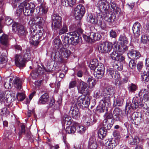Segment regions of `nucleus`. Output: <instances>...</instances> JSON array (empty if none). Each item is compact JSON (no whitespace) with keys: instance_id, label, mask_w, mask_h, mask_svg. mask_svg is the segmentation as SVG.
I'll return each instance as SVG.
<instances>
[{"instance_id":"nucleus-2","label":"nucleus","mask_w":149,"mask_h":149,"mask_svg":"<svg viewBox=\"0 0 149 149\" xmlns=\"http://www.w3.org/2000/svg\"><path fill=\"white\" fill-rule=\"evenodd\" d=\"M71 54V52L64 47H61L58 49L55 52H52L51 57L54 60H57L61 63H64L68 58Z\"/></svg>"},{"instance_id":"nucleus-34","label":"nucleus","mask_w":149,"mask_h":149,"mask_svg":"<svg viewBox=\"0 0 149 149\" xmlns=\"http://www.w3.org/2000/svg\"><path fill=\"white\" fill-rule=\"evenodd\" d=\"M87 120L86 123H89V125H92L96 122V119H95L93 116H91L90 117H87L86 118Z\"/></svg>"},{"instance_id":"nucleus-7","label":"nucleus","mask_w":149,"mask_h":149,"mask_svg":"<svg viewBox=\"0 0 149 149\" xmlns=\"http://www.w3.org/2000/svg\"><path fill=\"white\" fill-rule=\"evenodd\" d=\"M104 68L103 65L99 64L94 72V75L97 79H101L103 76L104 73Z\"/></svg>"},{"instance_id":"nucleus-33","label":"nucleus","mask_w":149,"mask_h":149,"mask_svg":"<svg viewBox=\"0 0 149 149\" xmlns=\"http://www.w3.org/2000/svg\"><path fill=\"white\" fill-rule=\"evenodd\" d=\"M63 120L64 123H66L68 125H71L72 123V120L71 117L67 115H65L64 116Z\"/></svg>"},{"instance_id":"nucleus-17","label":"nucleus","mask_w":149,"mask_h":149,"mask_svg":"<svg viewBox=\"0 0 149 149\" xmlns=\"http://www.w3.org/2000/svg\"><path fill=\"white\" fill-rule=\"evenodd\" d=\"M108 121L106 119H104L102 123V127L105 129V130H110L113 125L114 123V120L113 119L111 120V123H108Z\"/></svg>"},{"instance_id":"nucleus-31","label":"nucleus","mask_w":149,"mask_h":149,"mask_svg":"<svg viewBox=\"0 0 149 149\" xmlns=\"http://www.w3.org/2000/svg\"><path fill=\"white\" fill-rule=\"evenodd\" d=\"M54 48L55 51L61 47V41L58 38H56L54 40Z\"/></svg>"},{"instance_id":"nucleus-39","label":"nucleus","mask_w":149,"mask_h":149,"mask_svg":"<svg viewBox=\"0 0 149 149\" xmlns=\"http://www.w3.org/2000/svg\"><path fill=\"white\" fill-rule=\"evenodd\" d=\"M137 140V137L133 138L132 136H130L128 139V142L130 145H136Z\"/></svg>"},{"instance_id":"nucleus-47","label":"nucleus","mask_w":149,"mask_h":149,"mask_svg":"<svg viewBox=\"0 0 149 149\" xmlns=\"http://www.w3.org/2000/svg\"><path fill=\"white\" fill-rule=\"evenodd\" d=\"M77 82L76 80H72L70 81L68 85V88L71 89L75 87L77 85Z\"/></svg>"},{"instance_id":"nucleus-26","label":"nucleus","mask_w":149,"mask_h":149,"mask_svg":"<svg viewBox=\"0 0 149 149\" xmlns=\"http://www.w3.org/2000/svg\"><path fill=\"white\" fill-rule=\"evenodd\" d=\"M120 110L118 108H116L113 111V115L114 119H116L117 120H120L121 117V115L120 113Z\"/></svg>"},{"instance_id":"nucleus-10","label":"nucleus","mask_w":149,"mask_h":149,"mask_svg":"<svg viewBox=\"0 0 149 149\" xmlns=\"http://www.w3.org/2000/svg\"><path fill=\"white\" fill-rule=\"evenodd\" d=\"M78 91L81 94L86 93L88 92V85L84 82L80 80L77 86Z\"/></svg>"},{"instance_id":"nucleus-28","label":"nucleus","mask_w":149,"mask_h":149,"mask_svg":"<svg viewBox=\"0 0 149 149\" xmlns=\"http://www.w3.org/2000/svg\"><path fill=\"white\" fill-rule=\"evenodd\" d=\"M126 44H121V45H117L116 46V48L119 52L122 53H124L128 49Z\"/></svg>"},{"instance_id":"nucleus-44","label":"nucleus","mask_w":149,"mask_h":149,"mask_svg":"<svg viewBox=\"0 0 149 149\" xmlns=\"http://www.w3.org/2000/svg\"><path fill=\"white\" fill-rule=\"evenodd\" d=\"M16 97L20 101H23L25 98L24 94L23 93H18Z\"/></svg>"},{"instance_id":"nucleus-62","label":"nucleus","mask_w":149,"mask_h":149,"mask_svg":"<svg viewBox=\"0 0 149 149\" xmlns=\"http://www.w3.org/2000/svg\"><path fill=\"white\" fill-rule=\"evenodd\" d=\"M112 78L115 80H119L120 79V75L117 71L115 73Z\"/></svg>"},{"instance_id":"nucleus-52","label":"nucleus","mask_w":149,"mask_h":149,"mask_svg":"<svg viewBox=\"0 0 149 149\" xmlns=\"http://www.w3.org/2000/svg\"><path fill=\"white\" fill-rule=\"evenodd\" d=\"M63 41L64 44L66 45L68 44H70V40L69 37L67 36H65L63 39Z\"/></svg>"},{"instance_id":"nucleus-5","label":"nucleus","mask_w":149,"mask_h":149,"mask_svg":"<svg viewBox=\"0 0 149 149\" xmlns=\"http://www.w3.org/2000/svg\"><path fill=\"white\" fill-rule=\"evenodd\" d=\"M85 13V9L82 5L79 4L75 8L74 11L75 19L77 20H80L82 18Z\"/></svg>"},{"instance_id":"nucleus-23","label":"nucleus","mask_w":149,"mask_h":149,"mask_svg":"<svg viewBox=\"0 0 149 149\" xmlns=\"http://www.w3.org/2000/svg\"><path fill=\"white\" fill-rule=\"evenodd\" d=\"M75 125L77 132L80 134H83L85 132L86 128L84 126L79 125L78 123L75 122Z\"/></svg>"},{"instance_id":"nucleus-63","label":"nucleus","mask_w":149,"mask_h":149,"mask_svg":"<svg viewBox=\"0 0 149 149\" xmlns=\"http://www.w3.org/2000/svg\"><path fill=\"white\" fill-rule=\"evenodd\" d=\"M113 135L117 139H120L121 137L119 132L116 130H115L113 132Z\"/></svg>"},{"instance_id":"nucleus-42","label":"nucleus","mask_w":149,"mask_h":149,"mask_svg":"<svg viewBox=\"0 0 149 149\" xmlns=\"http://www.w3.org/2000/svg\"><path fill=\"white\" fill-rule=\"evenodd\" d=\"M68 27L65 24H63L62 28L59 31L58 34L61 35L64 34L68 31Z\"/></svg>"},{"instance_id":"nucleus-48","label":"nucleus","mask_w":149,"mask_h":149,"mask_svg":"<svg viewBox=\"0 0 149 149\" xmlns=\"http://www.w3.org/2000/svg\"><path fill=\"white\" fill-rule=\"evenodd\" d=\"M25 126L24 125H22L21 126V129L18 133L19 137H20L22 134H25Z\"/></svg>"},{"instance_id":"nucleus-22","label":"nucleus","mask_w":149,"mask_h":149,"mask_svg":"<svg viewBox=\"0 0 149 149\" xmlns=\"http://www.w3.org/2000/svg\"><path fill=\"white\" fill-rule=\"evenodd\" d=\"M49 95L47 93H45L42 95L40 97L38 103L45 104L49 100Z\"/></svg>"},{"instance_id":"nucleus-3","label":"nucleus","mask_w":149,"mask_h":149,"mask_svg":"<svg viewBox=\"0 0 149 149\" xmlns=\"http://www.w3.org/2000/svg\"><path fill=\"white\" fill-rule=\"evenodd\" d=\"M52 27L57 30L62 26V18L57 14H53L52 15Z\"/></svg>"},{"instance_id":"nucleus-12","label":"nucleus","mask_w":149,"mask_h":149,"mask_svg":"<svg viewBox=\"0 0 149 149\" xmlns=\"http://www.w3.org/2000/svg\"><path fill=\"white\" fill-rule=\"evenodd\" d=\"M141 26L140 24L138 22H136L133 24L132 30L135 38H137L140 36Z\"/></svg>"},{"instance_id":"nucleus-15","label":"nucleus","mask_w":149,"mask_h":149,"mask_svg":"<svg viewBox=\"0 0 149 149\" xmlns=\"http://www.w3.org/2000/svg\"><path fill=\"white\" fill-rule=\"evenodd\" d=\"M69 113L73 118H76L77 117L79 116L80 113L79 109L74 105L73 107H72L71 108Z\"/></svg>"},{"instance_id":"nucleus-61","label":"nucleus","mask_w":149,"mask_h":149,"mask_svg":"<svg viewBox=\"0 0 149 149\" xmlns=\"http://www.w3.org/2000/svg\"><path fill=\"white\" fill-rule=\"evenodd\" d=\"M141 113L138 112H134L133 113L132 116V117L133 119L137 118L139 117H141Z\"/></svg>"},{"instance_id":"nucleus-32","label":"nucleus","mask_w":149,"mask_h":149,"mask_svg":"<svg viewBox=\"0 0 149 149\" xmlns=\"http://www.w3.org/2000/svg\"><path fill=\"white\" fill-rule=\"evenodd\" d=\"M141 77L143 81L148 82L149 81V72L147 71V72L144 71L142 74Z\"/></svg>"},{"instance_id":"nucleus-49","label":"nucleus","mask_w":149,"mask_h":149,"mask_svg":"<svg viewBox=\"0 0 149 149\" xmlns=\"http://www.w3.org/2000/svg\"><path fill=\"white\" fill-rule=\"evenodd\" d=\"M125 58L120 54H119L118 55L115 60L119 62H118L120 63H121V62H123Z\"/></svg>"},{"instance_id":"nucleus-51","label":"nucleus","mask_w":149,"mask_h":149,"mask_svg":"<svg viewBox=\"0 0 149 149\" xmlns=\"http://www.w3.org/2000/svg\"><path fill=\"white\" fill-rule=\"evenodd\" d=\"M111 4V7H110L111 12H114L115 9L117 8V7L116 6V3L114 1H112L110 3Z\"/></svg>"},{"instance_id":"nucleus-11","label":"nucleus","mask_w":149,"mask_h":149,"mask_svg":"<svg viewBox=\"0 0 149 149\" xmlns=\"http://www.w3.org/2000/svg\"><path fill=\"white\" fill-rule=\"evenodd\" d=\"M11 95L8 91L3 92L0 94V102H10L11 100Z\"/></svg>"},{"instance_id":"nucleus-37","label":"nucleus","mask_w":149,"mask_h":149,"mask_svg":"<svg viewBox=\"0 0 149 149\" xmlns=\"http://www.w3.org/2000/svg\"><path fill=\"white\" fill-rule=\"evenodd\" d=\"M97 145L96 142L90 140L88 144V149H97Z\"/></svg>"},{"instance_id":"nucleus-64","label":"nucleus","mask_w":149,"mask_h":149,"mask_svg":"<svg viewBox=\"0 0 149 149\" xmlns=\"http://www.w3.org/2000/svg\"><path fill=\"white\" fill-rule=\"evenodd\" d=\"M110 36L112 38H116L117 36L116 32L115 31L111 30L110 32Z\"/></svg>"},{"instance_id":"nucleus-6","label":"nucleus","mask_w":149,"mask_h":149,"mask_svg":"<svg viewBox=\"0 0 149 149\" xmlns=\"http://www.w3.org/2000/svg\"><path fill=\"white\" fill-rule=\"evenodd\" d=\"M12 29L14 31L17 32L18 35L19 36H25L27 33L24 27L18 23L15 22L13 23Z\"/></svg>"},{"instance_id":"nucleus-60","label":"nucleus","mask_w":149,"mask_h":149,"mask_svg":"<svg viewBox=\"0 0 149 149\" xmlns=\"http://www.w3.org/2000/svg\"><path fill=\"white\" fill-rule=\"evenodd\" d=\"M24 58L26 60H29L31 58V55L29 51H26L24 55Z\"/></svg>"},{"instance_id":"nucleus-53","label":"nucleus","mask_w":149,"mask_h":149,"mask_svg":"<svg viewBox=\"0 0 149 149\" xmlns=\"http://www.w3.org/2000/svg\"><path fill=\"white\" fill-rule=\"evenodd\" d=\"M136 63L134 60L131 59L129 63V66L132 69L136 67Z\"/></svg>"},{"instance_id":"nucleus-9","label":"nucleus","mask_w":149,"mask_h":149,"mask_svg":"<svg viewBox=\"0 0 149 149\" xmlns=\"http://www.w3.org/2000/svg\"><path fill=\"white\" fill-rule=\"evenodd\" d=\"M70 35L71 37L70 38V44L73 45H76L79 41V34L76 31L70 32Z\"/></svg>"},{"instance_id":"nucleus-43","label":"nucleus","mask_w":149,"mask_h":149,"mask_svg":"<svg viewBox=\"0 0 149 149\" xmlns=\"http://www.w3.org/2000/svg\"><path fill=\"white\" fill-rule=\"evenodd\" d=\"M90 103V100L89 98H87L86 99V98H84V99L83 101V103L82 104V107H87Z\"/></svg>"},{"instance_id":"nucleus-25","label":"nucleus","mask_w":149,"mask_h":149,"mask_svg":"<svg viewBox=\"0 0 149 149\" xmlns=\"http://www.w3.org/2000/svg\"><path fill=\"white\" fill-rule=\"evenodd\" d=\"M65 131L66 133L73 134L76 131V127L75 125V122L72 126H69L66 127Z\"/></svg>"},{"instance_id":"nucleus-58","label":"nucleus","mask_w":149,"mask_h":149,"mask_svg":"<svg viewBox=\"0 0 149 149\" xmlns=\"http://www.w3.org/2000/svg\"><path fill=\"white\" fill-rule=\"evenodd\" d=\"M118 54L117 51H114L110 54V56L113 60H115Z\"/></svg>"},{"instance_id":"nucleus-38","label":"nucleus","mask_w":149,"mask_h":149,"mask_svg":"<svg viewBox=\"0 0 149 149\" xmlns=\"http://www.w3.org/2000/svg\"><path fill=\"white\" fill-rule=\"evenodd\" d=\"M98 64L97 61L95 60L94 61H93L91 62L89 67L91 70L95 71Z\"/></svg>"},{"instance_id":"nucleus-24","label":"nucleus","mask_w":149,"mask_h":149,"mask_svg":"<svg viewBox=\"0 0 149 149\" xmlns=\"http://www.w3.org/2000/svg\"><path fill=\"white\" fill-rule=\"evenodd\" d=\"M114 89L111 86L109 85L106 87L104 89V92L106 95L108 96V97L109 98L110 97V96L112 95Z\"/></svg>"},{"instance_id":"nucleus-36","label":"nucleus","mask_w":149,"mask_h":149,"mask_svg":"<svg viewBox=\"0 0 149 149\" xmlns=\"http://www.w3.org/2000/svg\"><path fill=\"white\" fill-rule=\"evenodd\" d=\"M123 67L122 63L120 62H118L117 63H115L113 65V67L115 69L119 71L122 70Z\"/></svg>"},{"instance_id":"nucleus-46","label":"nucleus","mask_w":149,"mask_h":149,"mask_svg":"<svg viewBox=\"0 0 149 149\" xmlns=\"http://www.w3.org/2000/svg\"><path fill=\"white\" fill-rule=\"evenodd\" d=\"M137 88L135 84H131L128 87V89L130 91L133 92L136 90Z\"/></svg>"},{"instance_id":"nucleus-57","label":"nucleus","mask_w":149,"mask_h":149,"mask_svg":"<svg viewBox=\"0 0 149 149\" xmlns=\"http://www.w3.org/2000/svg\"><path fill=\"white\" fill-rule=\"evenodd\" d=\"M97 109L99 112L102 113L104 112H107L108 111V109L107 108H104L99 107H97Z\"/></svg>"},{"instance_id":"nucleus-29","label":"nucleus","mask_w":149,"mask_h":149,"mask_svg":"<svg viewBox=\"0 0 149 149\" xmlns=\"http://www.w3.org/2000/svg\"><path fill=\"white\" fill-rule=\"evenodd\" d=\"M7 50H6L0 55V64H3L6 61V57L8 55Z\"/></svg>"},{"instance_id":"nucleus-27","label":"nucleus","mask_w":149,"mask_h":149,"mask_svg":"<svg viewBox=\"0 0 149 149\" xmlns=\"http://www.w3.org/2000/svg\"><path fill=\"white\" fill-rule=\"evenodd\" d=\"M98 15H97V18H96L95 17H93L91 14H89L87 17L88 22L94 24H96L98 22V19H100V18H98Z\"/></svg>"},{"instance_id":"nucleus-19","label":"nucleus","mask_w":149,"mask_h":149,"mask_svg":"<svg viewBox=\"0 0 149 149\" xmlns=\"http://www.w3.org/2000/svg\"><path fill=\"white\" fill-rule=\"evenodd\" d=\"M89 37L91 40L93 42L99 41L101 38V36L100 34L98 33H94L92 32L91 33Z\"/></svg>"},{"instance_id":"nucleus-1","label":"nucleus","mask_w":149,"mask_h":149,"mask_svg":"<svg viewBox=\"0 0 149 149\" xmlns=\"http://www.w3.org/2000/svg\"><path fill=\"white\" fill-rule=\"evenodd\" d=\"M98 7L99 8L100 11L102 12L99 13L98 16V18H100L99 20L100 24L101 25V19L104 18L108 22H112L115 18V15L113 14H110V9L109 6L108 4H104L102 1H99L98 4Z\"/></svg>"},{"instance_id":"nucleus-56","label":"nucleus","mask_w":149,"mask_h":149,"mask_svg":"<svg viewBox=\"0 0 149 149\" xmlns=\"http://www.w3.org/2000/svg\"><path fill=\"white\" fill-rule=\"evenodd\" d=\"M105 119H106L107 120H108V119H110L112 118H113V116L112 113H107L106 112L104 115Z\"/></svg>"},{"instance_id":"nucleus-4","label":"nucleus","mask_w":149,"mask_h":149,"mask_svg":"<svg viewBox=\"0 0 149 149\" xmlns=\"http://www.w3.org/2000/svg\"><path fill=\"white\" fill-rule=\"evenodd\" d=\"M113 48L112 43L108 42H103L100 44L98 46V49L102 53H109Z\"/></svg>"},{"instance_id":"nucleus-54","label":"nucleus","mask_w":149,"mask_h":149,"mask_svg":"<svg viewBox=\"0 0 149 149\" xmlns=\"http://www.w3.org/2000/svg\"><path fill=\"white\" fill-rule=\"evenodd\" d=\"M133 104H132L131 105V107L132 109H136L138 108L139 106V103L136 100H135L134 101H133Z\"/></svg>"},{"instance_id":"nucleus-50","label":"nucleus","mask_w":149,"mask_h":149,"mask_svg":"<svg viewBox=\"0 0 149 149\" xmlns=\"http://www.w3.org/2000/svg\"><path fill=\"white\" fill-rule=\"evenodd\" d=\"M111 4V7H110L111 12H114L115 9L117 8V7L116 6V3L114 1H112L110 3Z\"/></svg>"},{"instance_id":"nucleus-13","label":"nucleus","mask_w":149,"mask_h":149,"mask_svg":"<svg viewBox=\"0 0 149 149\" xmlns=\"http://www.w3.org/2000/svg\"><path fill=\"white\" fill-rule=\"evenodd\" d=\"M15 62L16 65L18 67L21 68L24 66L25 61L22 56L19 54L15 55Z\"/></svg>"},{"instance_id":"nucleus-55","label":"nucleus","mask_w":149,"mask_h":149,"mask_svg":"<svg viewBox=\"0 0 149 149\" xmlns=\"http://www.w3.org/2000/svg\"><path fill=\"white\" fill-rule=\"evenodd\" d=\"M42 14L43 17H45V15L48 11V8L46 6H42Z\"/></svg>"},{"instance_id":"nucleus-40","label":"nucleus","mask_w":149,"mask_h":149,"mask_svg":"<svg viewBox=\"0 0 149 149\" xmlns=\"http://www.w3.org/2000/svg\"><path fill=\"white\" fill-rule=\"evenodd\" d=\"M0 113L2 116H6L9 114L10 112L6 108L4 107L1 109Z\"/></svg>"},{"instance_id":"nucleus-14","label":"nucleus","mask_w":149,"mask_h":149,"mask_svg":"<svg viewBox=\"0 0 149 149\" xmlns=\"http://www.w3.org/2000/svg\"><path fill=\"white\" fill-rule=\"evenodd\" d=\"M127 55L129 58L132 59H137L141 56L139 52L133 49L129 51Z\"/></svg>"},{"instance_id":"nucleus-18","label":"nucleus","mask_w":149,"mask_h":149,"mask_svg":"<svg viewBox=\"0 0 149 149\" xmlns=\"http://www.w3.org/2000/svg\"><path fill=\"white\" fill-rule=\"evenodd\" d=\"M29 0H26L23 2L22 3H21L20 5L19 6V7L20 9H21V10H22L24 8V7H26L28 6V5H30L31 4L33 5V8L31 9L30 7H28V9H29V10H32L33 11H34L35 8V5L33 3H28Z\"/></svg>"},{"instance_id":"nucleus-41","label":"nucleus","mask_w":149,"mask_h":149,"mask_svg":"<svg viewBox=\"0 0 149 149\" xmlns=\"http://www.w3.org/2000/svg\"><path fill=\"white\" fill-rule=\"evenodd\" d=\"M141 41L142 43L146 44L149 42V37L146 35H143L141 36Z\"/></svg>"},{"instance_id":"nucleus-16","label":"nucleus","mask_w":149,"mask_h":149,"mask_svg":"<svg viewBox=\"0 0 149 149\" xmlns=\"http://www.w3.org/2000/svg\"><path fill=\"white\" fill-rule=\"evenodd\" d=\"M13 84L14 86L17 89L20 90L22 88V82L20 79L17 77H13Z\"/></svg>"},{"instance_id":"nucleus-45","label":"nucleus","mask_w":149,"mask_h":149,"mask_svg":"<svg viewBox=\"0 0 149 149\" xmlns=\"http://www.w3.org/2000/svg\"><path fill=\"white\" fill-rule=\"evenodd\" d=\"M85 96H81L78 97L77 99V103L78 104L79 106H82L83 102Z\"/></svg>"},{"instance_id":"nucleus-30","label":"nucleus","mask_w":149,"mask_h":149,"mask_svg":"<svg viewBox=\"0 0 149 149\" xmlns=\"http://www.w3.org/2000/svg\"><path fill=\"white\" fill-rule=\"evenodd\" d=\"M107 130L102 127L100 128L98 132V136L101 139H102L105 137L107 134Z\"/></svg>"},{"instance_id":"nucleus-8","label":"nucleus","mask_w":149,"mask_h":149,"mask_svg":"<svg viewBox=\"0 0 149 149\" xmlns=\"http://www.w3.org/2000/svg\"><path fill=\"white\" fill-rule=\"evenodd\" d=\"M8 36L5 34L3 35L0 37V42L1 43L0 47L3 49L8 50L9 45L8 42Z\"/></svg>"},{"instance_id":"nucleus-20","label":"nucleus","mask_w":149,"mask_h":149,"mask_svg":"<svg viewBox=\"0 0 149 149\" xmlns=\"http://www.w3.org/2000/svg\"><path fill=\"white\" fill-rule=\"evenodd\" d=\"M29 24L30 26V31L31 36L32 37L36 33L35 32L36 30V25L32 20H30L29 22Z\"/></svg>"},{"instance_id":"nucleus-59","label":"nucleus","mask_w":149,"mask_h":149,"mask_svg":"<svg viewBox=\"0 0 149 149\" xmlns=\"http://www.w3.org/2000/svg\"><path fill=\"white\" fill-rule=\"evenodd\" d=\"M13 22V20L10 17H7L5 18V23L7 25H10Z\"/></svg>"},{"instance_id":"nucleus-35","label":"nucleus","mask_w":149,"mask_h":149,"mask_svg":"<svg viewBox=\"0 0 149 149\" xmlns=\"http://www.w3.org/2000/svg\"><path fill=\"white\" fill-rule=\"evenodd\" d=\"M119 40L120 41L121 44H127L128 42V39L124 34L120 35Z\"/></svg>"},{"instance_id":"nucleus-21","label":"nucleus","mask_w":149,"mask_h":149,"mask_svg":"<svg viewBox=\"0 0 149 149\" xmlns=\"http://www.w3.org/2000/svg\"><path fill=\"white\" fill-rule=\"evenodd\" d=\"M30 6L28 5V6L27 7H24V8L22 10H23V13L24 15L26 16L32 15L33 14L34 11H33L32 10H29V9L28 8V7H30L31 9L33 8V5L32 4Z\"/></svg>"}]
</instances>
